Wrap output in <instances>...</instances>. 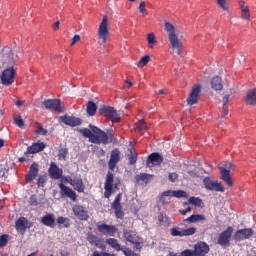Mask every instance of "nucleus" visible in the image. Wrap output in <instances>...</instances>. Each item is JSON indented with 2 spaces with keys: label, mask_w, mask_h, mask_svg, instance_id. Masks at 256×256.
Masks as SVG:
<instances>
[{
  "label": "nucleus",
  "mask_w": 256,
  "mask_h": 256,
  "mask_svg": "<svg viewBox=\"0 0 256 256\" xmlns=\"http://www.w3.org/2000/svg\"><path fill=\"white\" fill-rule=\"evenodd\" d=\"M238 5L241 12V18L245 19V21H251V10L249 9L247 2L240 0Z\"/></svg>",
  "instance_id": "412c9836"
},
{
  "label": "nucleus",
  "mask_w": 256,
  "mask_h": 256,
  "mask_svg": "<svg viewBox=\"0 0 256 256\" xmlns=\"http://www.w3.org/2000/svg\"><path fill=\"white\" fill-rule=\"evenodd\" d=\"M36 133L37 135H47V129L43 128V125L41 123H37Z\"/></svg>",
  "instance_id": "49530a36"
},
{
  "label": "nucleus",
  "mask_w": 256,
  "mask_h": 256,
  "mask_svg": "<svg viewBox=\"0 0 256 256\" xmlns=\"http://www.w3.org/2000/svg\"><path fill=\"white\" fill-rule=\"evenodd\" d=\"M164 161V158L159 154V152H154L150 154L146 160V165L150 169L161 165Z\"/></svg>",
  "instance_id": "f8f14e48"
},
{
  "label": "nucleus",
  "mask_w": 256,
  "mask_h": 256,
  "mask_svg": "<svg viewBox=\"0 0 256 256\" xmlns=\"http://www.w3.org/2000/svg\"><path fill=\"white\" fill-rule=\"evenodd\" d=\"M197 233V228L190 227L188 229L183 230V237H190V235H195Z\"/></svg>",
  "instance_id": "a18cd8bd"
},
{
  "label": "nucleus",
  "mask_w": 256,
  "mask_h": 256,
  "mask_svg": "<svg viewBox=\"0 0 256 256\" xmlns=\"http://www.w3.org/2000/svg\"><path fill=\"white\" fill-rule=\"evenodd\" d=\"M203 184L205 186V189H207V191H216L219 193H225V187H223V185H221V183H219L218 181L211 180V178L209 177H205L203 179Z\"/></svg>",
  "instance_id": "0eeeda50"
},
{
  "label": "nucleus",
  "mask_w": 256,
  "mask_h": 256,
  "mask_svg": "<svg viewBox=\"0 0 256 256\" xmlns=\"http://www.w3.org/2000/svg\"><path fill=\"white\" fill-rule=\"evenodd\" d=\"M15 227L18 233L23 234L25 231H27V229H31V227H33V222H29V220H27L25 217H20L16 220Z\"/></svg>",
  "instance_id": "ddd939ff"
},
{
  "label": "nucleus",
  "mask_w": 256,
  "mask_h": 256,
  "mask_svg": "<svg viewBox=\"0 0 256 256\" xmlns=\"http://www.w3.org/2000/svg\"><path fill=\"white\" fill-rule=\"evenodd\" d=\"M72 211L80 221H87L89 219V211L81 205H74Z\"/></svg>",
  "instance_id": "4468645a"
},
{
  "label": "nucleus",
  "mask_w": 256,
  "mask_h": 256,
  "mask_svg": "<svg viewBox=\"0 0 256 256\" xmlns=\"http://www.w3.org/2000/svg\"><path fill=\"white\" fill-rule=\"evenodd\" d=\"M97 230L101 235H109L110 237H115V233L118 231L115 226L107 224H98Z\"/></svg>",
  "instance_id": "dca6fc26"
},
{
  "label": "nucleus",
  "mask_w": 256,
  "mask_h": 256,
  "mask_svg": "<svg viewBox=\"0 0 256 256\" xmlns=\"http://www.w3.org/2000/svg\"><path fill=\"white\" fill-rule=\"evenodd\" d=\"M98 39L101 41V43H107L109 39V18L107 16H103L102 21L98 28Z\"/></svg>",
  "instance_id": "20e7f679"
},
{
  "label": "nucleus",
  "mask_w": 256,
  "mask_h": 256,
  "mask_svg": "<svg viewBox=\"0 0 256 256\" xmlns=\"http://www.w3.org/2000/svg\"><path fill=\"white\" fill-rule=\"evenodd\" d=\"M252 236H253V229L245 228V229L236 231V233L234 234V239L235 241H243L245 239H249Z\"/></svg>",
  "instance_id": "6ab92c4d"
},
{
  "label": "nucleus",
  "mask_w": 256,
  "mask_h": 256,
  "mask_svg": "<svg viewBox=\"0 0 256 256\" xmlns=\"http://www.w3.org/2000/svg\"><path fill=\"white\" fill-rule=\"evenodd\" d=\"M215 4L221 11L228 13L229 11V2L228 0H214Z\"/></svg>",
  "instance_id": "c9c22d12"
},
{
  "label": "nucleus",
  "mask_w": 256,
  "mask_h": 256,
  "mask_svg": "<svg viewBox=\"0 0 256 256\" xmlns=\"http://www.w3.org/2000/svg\"><path fill=\"white\" fill-rule=\"evenodd\" d=\"M72 187L78 193H83L85 191V184H83V179L81 177L75 176L73 178Z\"/></svg>",
  "instance_id": "cd10ccee"
},
{
  "label": "nucleus",
  "mask_w": 256,
  "mask_h": 256,
  "mask_svg": "<svg viewBox=\"0 0 256 256\" xmlns=\"http://www.w3.org/2000/svg\"><path fill=\"white\" fill-rule=\"evenodd\" d=\"M218 169L221 175L220 179L224 181V183H226L228 187H233V179L231 178V171L221 166H219Z\"/></svg>",
  "instance_id": "4be33fe9"
},
{
  "label": "nucleus",
  "mask_w": 256,
  "mask_h": 256,
  "mask_svg": "<svg viewBox=\"0 0 256 256\" xmlns=\"http://www.w3.org/2000/svg\"><path fill=\"white\" fill-rule=\"evenodd\" d=\"M244 103H246V105H256V88L247 91L244 97Z\"/></svg>",
  "instance_id": "a878e982"
},
{
  "label": "nucleus",
  "mask_w": 256,
  "mask_h": 256,
  "mask_svg": "<svg viewBox=\"0 0 256 256\" xmlns=\"http://www.w3.org/2000/svg\"><path fill=\"white\" fill-rule=\"evenodd\" d=\"M48 173L51 179H61L63 177V169L59 168L55 162L50 163Z\"/></svg>",
  "instance_id": "aec40b11"
},
{
  "label": "nucleus",
  "mask_w": 256,
  "mask_h": 256,
  "mask_svg": "<svg viewBox=\"0 0 256 256\" xmlns=\"http://www.w3.org/2000/svg\"><path fill=\"white\" fill-rule=\"evenodd\" d=\"M121 199L122 194L119 193L111 204V208L114 209L117 219H123V217H125V212H123V206H121Z\"/></svg>",
  "instance_id": "9b49d317"
},
{
  "label": "nucleus",
  "mask_w": 256,
  "mask_h": 256,
  "mask_svg": "<svg viewBox=\"0 0 256 256\" xmlns=\"http://www.w3.org/2000/svg\"><path fill=\"white\" fill-rule=\"evenodd\" d=\"M99 113L102 117H106V119L112 121V123H119L121 121V117L117 114V110L111 106H102L99 109Z\"/></svg>",
  "instance_id": "39448f33"
},
{
  "label": "nucleus",
  "mask_w": 256,
  "mask_h": 256,
  "mask_svg": "<svg viewBox=\"0 0 256 256\" xmlns=\"http://www.w3.org/2000/svg\"><path fill=\"white\" fill-rule=\"evenodd\" d=\"M188 203L194 205V207H201L203 205V200L199 197L192 196L188 199Z\"/></svg>",
  "instance_id": "58836bf2"
},
{
  "label": "nucleus",
  "mask_w": 256,
  "mask_h": 256,
  "mask_svg": "<svg viewBox=\"0 0 256 256\" xmlns=\"http://www.w3.org/2000/svg\"><path fill=\"white\" fill-rule=\"evenodd\" d=\"M223 111H224V115L229 114V106L227 104H223Z\"/></svg>",
  "instance_id": "69168bd1"
},
{
  "label": "nucleus",
  "mask_w": 256,
  "mask_h": 256,
  "mask_svg": "<svg viewBox=\"0 0 256 256\" xmlns=\"http://www.w3.org/2000/svg\"><path fill=\"white\" fill-rule=\"evenodd\" d=\"M205 215L203 214H193L190 217L184 219V222L187 223H200L201 221H205Z\"/></svg>",
  "instance_id": "473e14b6"
},
{
  "label": "nucleus",
  "mask_w": 256,
  "mask_h": 256,
  "mask_svg": "<svg viewBox=\"0 0 256 256\" xmlns=\"http://www.w3.org/2000/svg\"><path fill=\"white\" fill-rule=\"evenodd\" d=\"M104 254H105V252H103V251H101V252L95 251V252H93V254L91 256H105Z\"/></svg>",
  "instance_id": "774afa93"
},
{
  "label": "nucleus",
  "mask_w": 256,
  "mask_h": 256,
  "mask_svg": "<svg viewBox=\"0 0 256 256\" xmlns=\"http://www.w3.org/2000/svg\"><path fill=\"white\" fill-rule=\"evenodd\" d=\"M92 131V137H90V143H95L96 145H107L109 143V136L107 133L103 132L97 126L90 125Z\"/></svg>",
  "instance_id": "7ed1b4c3"
},
{
  "label": "nucleus",
  "mask_w": 256,
  "mask_h": 256,
  "mask_svg": "<svg viewBox=\"0 0 256 256\" xmlns=\"http://www.w3.org/2000/svg\"><path fill=\"white\" fill-rule=\"evenodd\" d=\"M130 165H135L137 163V154H132L129 156Z\"/></svg>",
  "instance_id": "680f3d73"
},
{
  "label": "nucleus",
  "mask_w": 256,
  "mask_h": 256,
  "mask_svg": "<svg viewBox=\"0 0 256 256\" xmlns=\"http://www.w3.org/2000/svg\"><path fill=\"white\" fill-rule=\"evenodd\" d=\"M136 131L141 133V135H143V133L147 131V123L145 122V120H140L136 123Z\"/></svg>",
  "instance_id": "4c0bfd02"
},
{
  "label": "nucleus",
  "mask_w": 256,
  "mask_h": 256,
  "mask_svg": "<svg viewBox=\"0 0 256 256\" xmlns=\"http://www.w3.org/2000/svg\"><path fill=\"white\" fill-rule=\"evenodd\" d=\"M13 121H14V125H17V127H19L20 129L25 128V121L23 120V118L21 116H15L13 118Z\"/></svg>",
  "instance_id": "37998d69"
},
{
  "label": "nucleus",
  "mask_w": 256,
  "mask_h": 256,
  "mask_svg": "<svg viewBox=\"0 0 256 256\" xmlns=\"http://www.w3.org/2000/svg\"><path fill=\"white\" fill-rule=\"evenodd\" d=\"M138 11L142 15V17H147V15H149V11H147V4L145 3V1L140 2Z\"/></svg>",
  "instance_id": "ea45409f"
},
{
  "label": "nucleus",
  "mask_w": 256,
  "mask_h": 256,
  "mask_svg": "<svg viewBox=\"0 0 256 256\" xmlns=\"http://www.w3.org/2000/svg\"><path fill=\"white\" fill-rule=\"evenodd\" d=\"M201 94V85H194L190 91V94L187 97V105L193 106L199 103V95Z\"/></svg>",
  "instance_id": "1a4fd4ad"
},
{
  "label": "nucleus",
  "mask_w": 256,
  "mask_h": 256,
  "mask_svg": "<svg viewBox=\"0 0 256 256\" xmlns=\"http://www.w3.org/2000/svg\"><path fill=\"white\" fill-rule=\"evenodd\" d=\"M223 105H229V95L223 97Z\"/></svg>",
  "instance_id": "338daca9"
},
{
  "label": "nucleus",
  "mask_w": 256,
  "mask_h": 256,
  "mask_svg": "<svg viewBox=\"0 0 256 256\" xmlns=\"http://www.w3.org/2000/svg\"><path fill=\"white\" fill-rule=\"evenodd\" d=\"M123 237L128 243H137L141 236L137 235L136 231L124 229Z\"/></svg>",
  "instance_id": "5701e85b"
},
{
  "label": "nucleus",
  "mask_w": 256,
  "mask_h": 256,
  "mask_svg": "<svg viewBox=\"0 0 256 256\" xmlns=\"http://www.w3.org/2000/svg\"><path fill=\"white\" fill-rule=\"evenodd\" d=\"M119 161H121V151H119V149L112 150L110 160L108 161V167L110 171H108L104 183L105 199H110L111 195L115 193V190H119V186L121 185V180L115 181V176L113 175V172H111L115 171V167H117V163H119Z\"/></svg>",
  "instance_id": "f257e3e1"
},
{
  "label": "nucleus",
  "mask_w": 256,
  "mask_h": 256,
  "mask_svg": "<svg viewBox=\"0 0 256 256\" xmlns=\"http://www.w3.org/2000/svg\"><path fill=\"white\" fill-rule=\"evenodd\" d=\"M121 251L125 256H139V254L135 253L133 250H131V248H123Z\"/></svg>",
  "instance_id": "3c124183"
},
{
  "label": "nucleus",
  "mask_w": 256,
  "mask_h": 256,
  "mask_svg": "<svg viewBox=\"0 0 256 256\" xmlns=\"http://www.w3.org/2000/svg\"><path fill=\"white\" fill-rule=\"evenodd\" d=\"M15 75H17V71H15V68L9 67L5 69L1 75L2 85H13L15 81Z\"/></svg>",
  "instance_id": "6e6552de"
},
{
  "label": "nucleus",
  "mask_w": 256,
  "mask_h": 256,
  "mask_svg": "<svg viewBox=\"0 0 256 256\" xmlns=\"http://www.w3.org/2000/svg\"><path fill=\"white\" fill-rule=\"evenodd\" d=\"M179 213H180V215H183V216H185V215H187V213H191V206H188L187 208H186V210H179Z\"/></svg>",
  "instance_id": "e2e57ef3"
},
{
  "label": "nucleus",
  "mask_w": 256,
  "mask_h": 256,
  "mask_svg": "<svg viewBox=\"0 0 256 256\" xmlns=\"http://www.w3.org/2000/svg\"><path fill=\"white\" fill-rule=\"evenodd\" d=\"M151 179H153V174L140 173L135 176V181L138 184L145 183V185H147Z\"/></svg>",
  "instance_id": "c756f323"
},
{
  "label": "nucleus",
  "mask_w": 256,
  "mask_h": 256,
  "mask_svg": "<svg viewBox=\"0 0 256 256\" xmlns=\"http://www.w3.org/2000/svg\"><path fill=\"white\" fill-rule=\"evenodd\" d=\"M164 31L167 33L170 49H172L173 53H176V55H181L183 43L179 39V31H177L175 25L171 22H164Z\"/></svg>",
  "instance_id": "f03ea898"
},
{
  "label": "nucleus",
  "mask_w": 256,
  "mask_h": 256,
  "mask_svg": "<svg viewBox=\"0 0 256 256\" xmlns=\"http://www.w3.org/2000/svg\"><path fill=\"white\" fill-rule=\"evenodd\" d=\"M45 183H47V177L39 176L38 181H37L38 187H45Z\"/></svg>",
  "instance_id": "5fc2aeb1"
},
{
  "label": "nucleus",
  "mask_w": 256,
  "mask_h": 256,
  "mask_svg": "<svg viewBox=\"0 0 256 256\" xmlns=\"http://www.w3.org/2000/svg\"><path fill=\"white\" fill-rule=\"evenodd\" d=\"M59 189L61 197H68V199H71V201H77V193L74 192V190H72L69 186L60 183Z\"/></svg>",
  "instance_id": "2eb2a0df"
},
{
  "label": "nucleus",
  "mask_w": 256,
  "mask_h": 256,
  "mask_svg": "<svg viewBox=\"0 0 256 256\" xmlns=\"http://www.w3.org/2000/svg\"><path fill=\"white\" fill-rule=\"evenodd\" d=\"M60 25H61V22L56 21V22L52 25L53 31H59Z\"/></svg>",
  "instance_id": "0e129e2a"
},
{
  "label": "nucleus",
  "mask_w": 256,
  "mask_h": 256,
  "mask_svg": "<svg viewBox=\"0 0 256 256\" xmlns=\"http://www.w3.org/2000/svg\"><path fill=\"white\" fill-rule=\"evenodd\" d=\"M60 121L65 125H69L70 127H79V125L83 123V120H81L80 118L67 115L60 117Z\"/></svg>",
  "instance_id": "a211bd4d"
},
{
  "label": "nucleus",
  "mask_w": 256,
  "mask_h": 256,
  "mask_svg": "<svg viewBox=\"0 0 256 256\" xmlns=\"http://www.w3.org/2000/svg\"><path fill=\"white\" fill-rule=\"evenodd\" d=\"M67 155H69V149L68 148H61L58 151L59 161H65L67 159Z\"/></svg>",
  "instance_id": "a19ab883"
},
{
  "label": "nucleus",
  "mask_w": 256,
  "mask_h": 256,
  "mask_svg": "<svg viewBox=\"0 0 256 256\" xmlns=\"http://www.w3.org/2000/svg\"><path fill=\"white\" fill-rule=\"evenodd\" d=\"M165 219H167V217L162 212H160L158 214V222H157L158 227H161L165 223Z\"/></svg>",
  "instance_id": "603ef678"
},
{
  "label": "nucleus",
  "mask_w": 256,
  "mask_h": 256,
  "mask_svg": "<svg viewBox=\"0 0 256 256\" xmlns=\"http://www.w3.org/2000/svg\"><path fill=\"white\" fill-rule=\"evenodd\" d=\"M56 223L59 224L60 229H69L71 227V220L67 217L60 216L56 219Z\"/></svg>",
  "instance_id": "7c9ffc66"
},
{
  "label": "nucleus",
  "mask_w": 256,
  "mask_h": 256,
  "mask_svg": "<svg viewBox=\"0 0 256 256\" xmlns=\"http://www.w3.org/2000/svg\"><path fill=\"white\" fill-rule=\"evenodd\" d=\"M168 179H169V181H171V183H175V181H177V179H179V175L175 172H172L168 175Z\"/></svg>",
  "instance_id": "4d7b16f0"
},
{
  "label": "nucleus",
  "mask_w": 256,
  "mask_h": 256,
  "mask_svg": "<svg viewBox=\"0 0 256 256\" xmlns=\"http://www.w3.org/2000/svg\"><path fill=\"white\" fill-rule=\"evenodd\" d=\"M231 235H233V227L229 226L225 231L219 234L218 245L227 247L231 241Z\"/></svg>",
  "instance_id": "9d476101"
},
{
  "label": "nucleus",
  "mask_w": 256,
  "mask_h": 256,
  "mask_svg": "<svg viewBox=\"0 0 256 256\" xmlns=\"http://www.w3.org/2000/svg\"><path fill=\"white\" fill-rule=\"evenodd\" d=\"M165 197H173V190L164 191V192L160 195V201H163V199H165Z\"/></svg>",
  "instance_id": "6e6d98bb"
},
{
  "label": "nucleus",
  "mask_w": 256,
  "mask_h": 256,
  "mask_svg": "<svg viewBox=\"0 0 256 256\" xmlns=\"http://www.w3.org/2000/svg\"><path fill=\"white\" fill-rule=\"evenodd\" d=\"M179 256H195V250L186 249L180 252Z\"/></svg>",
  "instance_id": "864d4df0"
},
{
  "label": "nucleus",
  "mask_w": 256,
  "mask_h": 256,
  "mask_svg": "<svg viewBox=\"0 0 256 256\" xmlns=\"http://www.w3.org/2000/svg\"><path fill=\"white\" fill-rule=\"evenodd\" d=\"M106 244L112 247V249H115V251H123V247H121L119 240L115 238L106 239Z\"/></svg>",
  "instance_id": "72a5a7b5"
},
{
  "label": "nucleus",
  "mask_w": 256,
  "mask_h": 256,
  "mask_svg": "<svg viewBox=\"0 0 256 256\" xmlns=\"http://www.w3.org/2000/svg\"><path fill=\"white\" fill-rule=\"evenodd\" d=\"M86 113H88L89 117H93L95 113H97V104L93 101H89L87 103Z\"/></svg>",
  "instance_id": "f704fd0d"
},
{
  "label": "nucleus",
  "mask_w": 256,
  "mask_h": 256,
  "mask_svg": "<svg viewBox=\"0 0 256 256\" xmlns=\"http://www.w3.org/2000/svg\"><path fill=\"white\" fill-rule=\"evenodd\" d=\"M80 133L84 137H87L89 139V141L91 142V137H93V131L92 130L84 128V129L80 130Z\"/></svg>",
  "instance_id": "de8ad7c7"
},
{
  "label": "nucleus",
  "mask_w": 256,
  "mask_h": 256,
  "mask_svg": "<svg viewBox=\"0 0 256 256\" xmlns=\"http://www.w3.org/2000/svg\"><path fill=\"white\" fill-rule=\"evenodd\" d=\"M211 87L214 91H221L223 89V80L219 76L212 78Z\"/></svg>",
  "instance_id": "2f4dec72"
},
{
  "label": "nucleus",
  "mask_w": 256,
  "mask_h": 256,
  "mask_svg": "<svg viewBox=\"0 0 256 256\" xmlns=\"http://www.w3.org/2000/svg\"><path fill=\"white\" fill-rule=\"evenodd\" d=\"M79 41H81V36L79 34L74 35V37L72 38L70 47H73V45H75L76 43H79Z\"/></svg>",
  "instance_id": "bf43d9fd"
},
{
  "label": "nucleus",
  "mask_w": 256,
  "mask_h": 256,
  "mask_svg": "<svg viewBox=\"0 0 256 256\" xmlns=\"http://www.w3.org/2000/svg\"><path fill=\"white\" fill-rule=\"evenodd\" d=\"M9 241V235L4 234L0 236V247H5Z\"/></svg>",
  "instance_id": "8fccbe9b"
},
{
  "label": "nucleus",
  "mask_w": 256,
  "mask_h": 256,
  "mask_svg": "<svg viewBox=\"0 0 256 256\" xmlns=\"http://www.w3.org/2000/svg\"><path fill=\"white\" fill-rule=\"evenodd\" d=\"M211 251V248L206 242L199 241L194 245V255L195 256H205Z\"/></svg>",
  "instance_id": "f3484780"
},
{
  "label": "nucleus",
  "mask_w": 256,
  "mask_h": 256,
  "mask_svg": "<svg viewBox=\"0 0 256 256\" xmlns=\"http://www.w3.org/2000/svg\"><path fill=\"white\" fill-rule=\"evenodd\" d=\"M143 243V238H139V240L137 241V243H132V245H135V249L136 251H141L142 247L141 244Z\"/></svg>",
  "instance_id": "052dcab7"
},
{
  "label": "nucleus",
  "mask_w": 256,
  "mask_h": 256,
  "mask_svg": "<svg viewBox=\"0 0 256 256\" xmlns=\"http://www.w3.org/2000/svg\"><path fill=\"white\" fill-rule=\"evenodd\" d=\"M47 146L45 143H33L30 147L27 148L25 155H35V153H41Z\"/></svg>",
  "instance_id": "393cba45"
},
{
  "label": "nucleus",
  "mask_w": 256,
  "mask_h": 256,
  "mask_svg": "<svg viewBox=\"0 0 256 256\" xmlns=\"http://www.w3.org/2000/svg\"><path fill=\"white\" fill-rule=\"evenodd\" d=\"M40 223H42V225H45L46 227H50L51 229H53V227H55V215L47 214L43 216L40 220Z\"/></svg>",
  "instance_id": "bb28decb"
},
{
  "label": "nucleus",
  "mask_w": 256,
  "mask_h": 256,
  "mask_svg": "<svg viewBox=\"0 0 256 256\" xmlns=\"http://www.w3.org/2000/svg\"><path fill=\"white\" fill-rule=\"evenodd\" d=\"M171 235L172 237H183V230H179V228H172Z\"/></svg>",
  "instance_id": "09e8293b"
},
{
  "label": "nucleus",
  "mask_w": 256,
  "mask_h": 256,
  "mask_svg": "<svg viewBox=\"0 0 256 256\" xmlns=\"http://www.w3.org/2000/svg\"><path fill=\"white\" fill-rule=\"evenodd\" d=\"M148 49H153L157 45V37L155 33L151 32L147 34Z\"/></svg>",
  "instance_id": "e433bc0d"
},
{
  "label": "nucleus",
  "mask_w": 256,
  "mask_h": 256,
  "mask_svg": "<svg viewBox=\"0 0 256 256\" xmlns=\"http://www.w3.org/2000/svg\"><path fill=\"white\" fill-rule=\"evenodd\" d=\"M43 105L45 109L55 111L56 113H63L65 111V106L61 104V100L59 99L44 100Z\"/></svg>",
  "instance_id": "423d86ee"
},
{
  "label": "nucleus",
  "mask_w": 256,
  "mask_h": 256,
  "mask_svg": "<svg viewBox=\"0 0 256 256\" xmlns=\"http://www.w3.org/2000/svg\"><path fill=\"white\" fill-rule=\"evenodd\" d=\"M29 203H30V205H32L33 207H37V205H39V202L37 201V196L32 195V196L30 197Z\"/></svg>",
  "instance_id": "13d9d810"
},
{
  "label": "nucleus",
  "mask_w": 256,
  "mask_h": 256,
  "mask_svg": "<svg viewBox=\"0 0 256 256\" xmlns=\"http://www.w3.org/2000/svg\"><path fill=\"white\" fill-rule=\"evenodd\" d=\"M87 241L91 244V245H95L96 247H98L99 249H103V247H105L103 245V240H101L99 237L89 233L87 235Z\"/></svg>",
  "instance_id": "c85d7f7f"
},
{
  "label": "nucleus",
  "mask_w": 256,
  "mask_h": 256,
  "mask_svg": "<svg viewBox=\"0 0 256 256\" xmlns=\"http://www.w3.org/2000/svg\"><path fill=\"white\" fill-rule=\"evenodd\" d=\"M173 197H176V199H181V197L187 198L188 195L184 190H173Z\"/></svg>",
  "instance_id": "c03bdc74"
},
{
  "label": "nucleus",
  "mask_w": 256,
  "mask_h": 256,
  "mask_svg": "<svg viewBox=\"0 0 256 256\" xmlns=\"http://www.w3.org/2000/svg\"><path fill=\"white\" fill-rule=\"evenodd\" d=\"M149 61H151V57L149 55H145L143 56L139 61L137 66L140 69H143V67H145V65H147V63H149Z\"/></svg>",
  "instance_id": "79ce46f5"
},
{
  "label": "nucleus",
  "mask_w": 256,
  "mask_h": 256,
  "mask_svg": "<svg viewBox=\"0 0 256 256\" xmlns=\"http://www.w3.org/2000/svg\"><path fill=\"white\" fill-rule=\"evenodd\" d=\"M37 175H39V164L34 162L30 166L29 172L26 175V183H31L34 181Z\"/></svg>",
  "instance_id": "b1692460"
}]
</instances>
